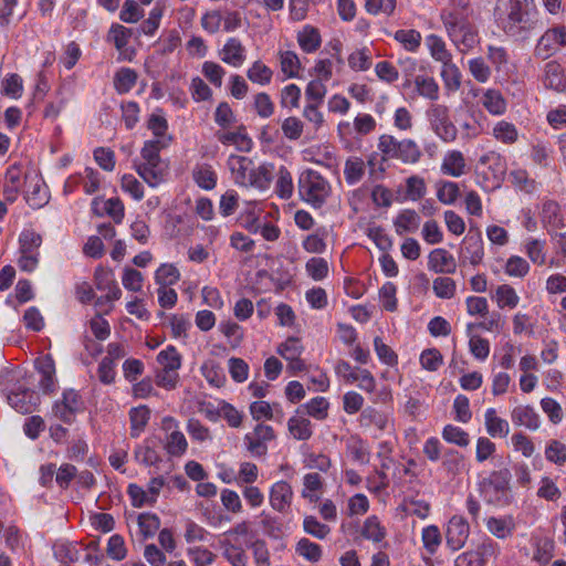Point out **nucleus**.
Returning <instances> with one entry per match:
<instances>
[{"mask_svg": "<svg viewBox=\"0 0 566 566\" xmlns=\"http://www.w3.org/2000/svg\"><path fill=\"white\" fill-rule=\"evenodd\" d=\"M324 489V480L319 473H307L303 478V489L301 495L311 503H316L321 499Z\"/></svg>", "mask_w": 566, "mask_h": 566, "instance_id": "30", "label": "nucleus"}, {"mask_svg": "<svg viewBox=\"0 0 566 566\" xmlns=\"http://www.w3.org/2000/svg\"><path fill=\"white\" fill-rule=\"evenodd\" d=\"M484 418H485L486 432L491 437L504 438L509 434V432H510L509 422L505 419L500 418L494 408L486 409Z\"/></svg>", "mask_w": 566, "mask_h": 566, "instance_id": "38", "label": "nucleus"}, {"mask_svg": "<svg viewBox=\"0 0 566 566\" xmlns=\"http://www.w3.org/2000/svg\"><path fill=\"white\" fill-rule=\"evenodd\" d=\"M25 200L33 209L43 207L49 201V193L44 182L34 177L29 180L25 190Z\"/></svg>", "mask_w": 566, "mask_h": 566, "instance_id": "26", "label": "nucleus"}, {"mask_svg": "<svg viewBox=\"0 0 566 566\" xmlns=\"http://www.w3.org/2000/svg\"><path fill=\"white\" fill-rule=\"evenodd\" d=\"M432 290L439 298H452L455 294L457 285L453 279L449 276H439L433 280Z\"/></svg>", "mask_w": 566, "mask_h": 566, "instance_id": "63", "label": "nucleus"}, {"mask_svg": "<svg viewBox=\"0 0 566 566\" xmlns=\"http://www.w3.org/2000/svg\"><path fill=\"white\" fill-rule=\"evenodd\" d=\"M494 300L500 310H513L518 305L520 296L510 284L499 285L495 290Z\"/></svg>", "mask_w": 566, "mask_h": 566, "instance_id": "40", "label": "nucleus"}, {"mask_svg": "<svg viewBox=\"0 0 566 566\" xmlns=\"http://www.w3.org/2000/svg\"><path fill=\"white\" fill-rule=\"evenodd\" d=\"M348 66L355 72H364L371 67L373 56L367 48L357 49L348 55Z\"/></svg>", "mask_w": 566, "mask_h": 566, "instance_id": "50", "label": "nucleus"}, {"mask_svg": "<svg viewBox=\"0 0 566 566\" xmlns=\"http://www.w3.org/2000/svg\"><path fill=\"white\" fill-rule=\"evenodd\" d=\"M387 535L386 528L381 525L376 515L368 516L361 528V536L375 543L381 542Z\"/></svg>", "mask_w": 566, "mask_h": 566, "instance_id": "47", "label": "nucleus"}, {"mask_svg": "<svg viewBox=\"0 0 566 566\" xmlns=\"http://www.w3.org/2000/svg\"><path fill=\"white\" fill-rule=\"evenodd\" d=\"M441 171L443 175L460 177L467 172V163L460 150H449L442 160Z\"/></svg>", "mask_w": 566, "mask_h": 566, "instance_id": "25", "label": "nucleus"}, {"mask_svg": "<svg viewBox=\"0 0 566 566\" xmlns=\"http://www.w3.org/2000/svg\"><path fill=\"white\" fill-rule=\"evenodd\" d=\"M138 527L144 539L153 537L160 527V518L154 513H140Z\"/></svg>", "mask_w": 566, "mask_h": 566, "instance_id": "58", "label": "nucleus"}, {"mask_svg": "<svg viewBox=\"0 0 566 566\" xmlns=\"http://www.w3.org/2000/svg\"><path fill=\"white\" fill-rule=\"evenodd\" d=\"M464 455L458 450L449 449L443 454L442 468L452 476L460 474L464 468Z\"/></svg>", "mask_w": 566, "mask_h": 566, "instance_id": "54", "label": "nucleus"}, {"mask_svg": "<svg viewBox=\"0 0 566 566\" xmlns=\"http://www.w3.org/2000/svg\"><path fill=\"white\" fill-rule=\"evenodd\" d=\"M545 458L556 465H564L566 463V444L559 440H551L545 448Z\"/></svg>", "mask_w": 566, "mask_h": 566, "instance_id": "62", "label": "nucleus"}, {"mask_svg": "<svg viewBox=\"0 0 566 566\" xmlns=\"http://www.w3.org/2000/svg\"><path fill=\"white\" fill-rule=\"evenodd\" d=\"M94 282L96 289L99 291H106V298L108 300H119L122 296V291L116 284V282L111 277L108 271L104 270L102 266L95 269L94 272Z\"/></svg>", "mask_w": 566, "mask_h": 566, "instance_id": "31", "label": "nucleus"}, {"mask_svg": "<svg viewBox=\"0 0 566 566\" xmlns=\"http://www.w3.org/2000/svg\"><path fill=\"white\" fill-rule=\"evenodd\" d=\"M150 409L146 405H140L138 407H134L129 411V421H130V436L132 438H138L140 433L145 430L149 419H150Z\"/></svg>", "mask_w": 566, "mask_h": 566, "instance_id": "37", "label": "nucleus"}, {"mask_svg": "<svg viewBox=\"0 0 566 566\" xmlns=\"http://www.w3.org/2000/svg\"><path fill=\"white\" fill-rule=\"evenodd\" d=\"M412 85L418 96L429 101H437L440 95V87L437 81L427 74H419L413 80Z\"/></svg>", "mask_w": 566, "mask_h": 566, "instance_id": "33", "label": "nucleus"}, {"mask_svg": "<svg viewBox=\"0 0 566 566\" xmlns=\"http://www.w3.org/2000/svg\"><path fill=\"white\" fill-rule=\"evenodd\" d=\"M218 140L223 145H234L240 151H250L252 139L244 133V128L237 132H218Z\"/></svg>", "mask_w": 566, "mask_h": 566, "instance_id": "36", "label": "nucleus"}, {"mask_svg": "<svg viewBox=\"0 0 566 566\" xmlns=\"http://www.w3.org/2000/svg\"><path fill=\"white\" fill-rule=\"evenodd\" d=\"M295 552L311 563H317L323 555L322 547L308 538H301L295 546Z\"/></svg>", "mask_w": 566, "mask_h": 566, "instance_id": "52", "label": "nucleus"}, {"mask_svg": "<svg viewBox=\"0 0 566 566\" xmlns=\"http://www.w3.org/2000/svg\"><path fill=\"white\" fill-rule=\"evenodd\" d=\"M441 77L447 90L455 92L460 88L461 72L459 67L452 62V60L448 63L446 62V64H442Z\"/></svg>", "mask_w": 566, "mask_h": 566, "instance_id": "57", "label": "nucleus"}, {"mask_svg": "<svg viewBox=\"0 0 566 566\" xmlns=\"http://www.w3.org/2000/svg\"><path fill=\"white\" fill-rule=\"evenodd\" d=\"M287 428L292 437L296 440L306 441L313 434L311 421L302 416H294L290 418Z\"/></svg>", "mask_w": 566, "mask_h": 566, "instance_id": "43", "label": "nucleus"}, {"mask_svg": "<svg viewBox=\"0 0 566 566\" xmlns=\"http://www.w3.org/2000/svg\"><path fill=\"white\" fill-rule=\"evenodd\" d=\"M166 145L159 140H147L140 150V161L135 163L139 177L150 187L160 185L168 174L169 165L160 157Z\"/></svg>", "mask_w": 566, "mask_h": 566, "instance_id": "3", "label": "nucleus"}, {"mask_svg": "<svg viewBox=\"0 0 566 566\" xmlns=\"http://www.w3.org/2000/svg\"><path fill=\"white\" fill-rule=\"evenodd\" d=\"M486 528L493 536L505 539L510 537L515 530L514 518L511 515L503 517L491 516L486 520Z\"/></svg>", "mask_w": 566, "mask_h": 566, "instance_id": "34", "label": "nucleus"}, {"mask_svg": "<svg viewBox=\"0 0 566 566\" xmlns=\"http://www.w3.org/2000/svg\"><path fill=\"white\" fill-rule=\"evenodd\" d=\"M281 71L289 78H294L298 76L300 70L302 67L301 61L297 54L293 51H280L279 52Z\"/></svg>", "mask_w": 566, "mask_h": 566, "instance_id": "48", "label": "nucleus"}, {"mask_svg": "<svg viewBox=\"0 0 566 566\" xmlns=\"http://www.w3.org/2000/svg\"><path fill=\"white\" fill-rule=\"evenodd\" d=\"M247 76L251 82L264 86L271 83L273 71L262 61L258 60L249 67Z\"/></svg>", "mask_w": 566, "mask_h": 566, "instance_id": "55", "label": "nucleus"}, {"mask_svg": "<svg viewBox=\"0 0 566 566\" xmlns=\"http://www.w3.org/2000/svg\"><path fill=\"white\" fill-rule=\"evenodd\" d=\"M483 107L494 116H501L506 112L507 104L503 94L495 88H488L481 97Z\"/></svg>", "mask_w": 566, "mask_h": 566, "instance_id": "32", "label": "nucleus"}, {"mask_svg": "<svg viewBox=\"0 0 566 566\" xmlns=\"http://www.w3.org/2000/svg\"><path fill=\"white\" fill-rule=\"evenodd\" d=\"M227 165L231 171L234 182L239 186L244 184L245 178L253 168V160L247 156L230 155Z\"/></svg>", "mask_w": 566, "mask_h": 566, "instance_id": "23", "label": "nucleus"}, {"mask_svg": "<svg viewBox=\"0 0 566 566\" xmlns=\"http://www.w3.org/2000/svg\"><path fill=\"white\" fill-rule=\"evenodd\" d=\"M297 191L303 202L321 209L332 196V186L318 171L307 168L298 176Z\"/></svg>", "mask_w": 566, "mask_h": 566, "instance_id": "4", "label": "nucleus"}, {"mask_svg": "<svg viewBox=\"0 0 566 566\" xmlns=\"http://www.w3.org/2000/svg\"><path fill=\"white\" fill-rule=\"evenodd\" d=\"M462 256L472 265H478L482 262L484 256V248L483 241L480 235L467 237L464 239V249L462 252Z\"/></svg>", "mask_w": 566, "mask_h": 566, "instance_id": "39", "label": "nucleus"}, {"mask_svg": "<svg viewBox=\"0 0 566 566\" xmlns=\"http://www.w3.org/2000/svg\"><path fill=\"white\" fill-rule=\"evenodd\" d=\"M365 175V161L360 157H349L345 161L344 178L348 185H356Z\"/></svg>", "mask_w": 566, "mask_h": 566, "instance_id": "45", "label": "nucleus"}, {"mask_svg": "<svg viewBox=\"0 0 566 566\" xmlns=\"http://www.w3.org/2000/svg\"><path fill=\"white\" fill-rule=\"evenodd\" d=\"M428 268L434 273L453 274L457 271V262L446 249L439 248L429 253Z\"/></svg>", "mask_w": 566, "mask_h": 566, "instance_id": "16", "label": "nucleus"}, {"mask_svg": "<svg viewBox=\"0 0 566 566\" xmlns=\"http://www.w3.org/2000/svg\"><path fill=\"white\" fill-rule=\"evenodd\" d=\"M92 208L96 214H107L115 223H122L125 216V208L119 198L104 200L101 197H96L93 199Z\"/></svg>", "mask_w": 566, "mask_h": 566, "instance_id": "15", "label": "nucleus"}, {"mask_svg": "<svg viewBox=\"0 0 566 566\" xmlns=\"http://www.w3.org/2000/svg\"><path fill=\"white\" fill-rule=\"evenodd\" d=\"M493 136L503 144L512 145L518 139V130L514 124L500 120L493 127Z\"/></svg>", "mask_w": 566, "mask_h": 566, "instance_id": "53", "label": "nucleus"}, {"mask_svg": "<svg viewBox=\"0 0 566 566\" xmlns=\"http://www.w3.org/2000/svg\"><path fill=\"white\" fill-rule=\"evenodd\" d=\"M511 472L504 468L492 471L490 475L480 482V492L490 504L504 506L512 501Z\"/></svg>", "mask_w": 566, "mask_h": 566, "instance_id": "6", "label": "nucleus"}, {"mask_svg": "<svg viewBox=\"0 0 566 566\" xmlns=\"http://www.w3.org/2000/svg\"><path fill=\"white\" fill-rule=\"evenodd\" d=\"M221 61L239 67L245 61V48L238 38H229L220 51Z\"/></svg>", "mask_w": 566, "mask_h": 566, "instance_id": "19", "label": "nucleus"}, {"mask_svg": "<svg viewBox=\"0 0 566 566\" xmlns=\"http://www.w3.org/2000/svg\"><path fill=\"white\" fill-rule=\"evenodd\" d=\"M161 369L178 370L181 366V356L174 346H168L157 355Z\"/></svg>", "mask_w": 566, "mask_h": 566, "instance_id": "59", "label": "nucleus"}, {"mask_svg": "<svg viewBox=\"0 0 566 566\" xmlns=\"http://www.w3.org/2000/svg\"><path fill=\"white\" fill-rule=\"evenodd\" d=\"M566 45V28L564 25L548 29L537 41L534 55L546 60Z\"/></svg>", "mask_w": 566, "mask_h": 566, "instance_id": "8", "label": "nucleus"}, {"mask_svg": "<svg viewBox=\"0 0 566 566\" xmlns=\"http://www.w3.org/2000/svg\"><path fill=\"white\" fill-rule=\"evenodd\" d=\"M253 108L261 118H269L274 114L275 105L268 93L261 92L253 97Z\"/></svg>", "mask_w": 566, "mask_h": 566, "instance_id": "64", "label": "nucleus"}, {"mask_svg": "<svg viewBox=\"0 0 566 566\" xmlns=\"http://www.w3.org/2000/svg\"><path fill=\"white\" fill-rule=\"evenodd\" d=\"M191 176L195 184L203 190L210 191L217 186V171L208 163L196 164L191 170Z\"/></svg>", "mask_w": 566, "mask_h": 566, "instance_id": "21", "label": "nucleus"}, {"mask_svg": "<svg viewBox=\"0 0 566 566\" xmlns=\"http://www.w3.org/2000/svg\"><path fill=\"white\" fill-rule=\"evenodd\" d=\"M294 192V182L291 171L281 166L277 171V179L275 182V193L284 200L292 198Z\"/></svg>", "mask_w": 566, "mask_h": 566, "instance_id": "46", "label": "nucleus"}, {"mask_svg": "<svg viewBox=\"0 0 566 566\" xmlns=\"http://www.w3.org/2000/svg\"><path fill=\"white\" fill-rule=\"evenodd\" d=\"M544 86L558 93L566 91V76L563 66L556 61H549L544 67Z\"/></svg>", "mask_w": 566, "mask_h": 566, "instance_id": "18", "label": "nucleus"}, {"mask_svg": "<svg viewBox=\"0 0 566 566\" xmlns=\"http://www.w3.org/2000/svg\"><path fill=\"white\" fill-rule=\"evenodd\" d=\"M294 492L291 484L286 481H277L270 489L269 501L271 507L282 514H287L291 510Z\"/></svg>", "mask_w": 566, "mask_h": 566, "instance_id": "10", "label": "nucleus"}, {"mask_svg": "<svg viewBox=\"0 0 566 566\" xmlns=\"http://www.w3.org/2000/svg\"><path fill=\"white\" fill-rule=\"evenodd\" d=\"M427 119L434 134L444 143L457 139L458 129L450 119L449 107L444 104L433 103L426 111Z\"/></svg>", "mask_w": 566, "mask_h": 566, "instance_id": "7", "label": "nucleus"}, {"mask_svg": "<svg viewBox=\"0 0 566 566\" xmlns=\"http://www.w3.org/2000/svg\"><path fill=\"white\" fill-rule=\"evenodd\" d=\"M470 13V0H449L440 13L448 36L461 52L471 50L479 42Z\"/></svg>", "mask_w": 566, "mask_h": 566, "instance_id": "2", "label": "nucleus"}, {"mask_svg": "<svg viewBox=\"0 0 566 566\" xmlns=\"http://www.w3.org/2000/svg\"><path fill=\"white\" fill-rule=\"evenodd\" d=\"M512 421L515 426L525 427L530 430H537L541 424L539 416L530 406H517L512 410Z\"/></svg>", "mask_w": 566, "mask_h": 566, "instance_id": "27", "label": "nucleus"}, {"mask_svg": "<svg viewBox=\"0 0 566 566\" xmlns=\"http://www.w3.org/2000/svg\"><path fill=\"white\" fill-rule=\"evenodd\" d=\"M297 42L304 52L312 53L321 46L322 40L316 29L305 27L297 35Z\"/></svg>", "mask_w": 566, "mask_h": 566, "instance_id": "56", "label": "nucleus"}, {"mask_svg": "<svg viewBox=\"0 0 566 566\" xmlns=\"http://www.w3.org/2000/svg\"><path fill=\"white\" fill-rule=\"evenodd\" d=\"M460 197V188L457 182L441 181L437 190V198L443 205H452Z\"/></svg>", "mask_w": 566, "mask_h": 566, "instance_id": "61", "label": "nucleus"}, {"mask_svg": "<svg viewBox=\"0 0 566 566\" xmlns=\"http://www.w3.org/2000/svg\"><path fill=\"white\" fill-rule=\"evenodd\" d=\"M394 39L407 51L416 52L421 45L422 36L420 32L415 29H400L395 32Z\"/></svg>", "mask_w": 566, "mask_h": 566, "instance_id": "49", "label": "nucleus"}, {"mask_svg": "<svg viewBox=\"0 0 566 566\" xmlns=\"http://www.w3.org/2000/svg\"><path fill=\"white\" fill-rule=\"evenodd\" d=\"M273 179V165L262 164L260 166L253 165V168L249 172L248 177L241 187H251L259 190L269 189Z\"/></svg>", "mask_w": 566, "mask_h": 566, "instance_id": "17", "label": "nucleus"}, {"mask_svg": "<svg viewBox=\"0 0 566 566\" xmlns=\"http://www.w3.org/2000/svg\"><path fill=\"white\" fill-rule=\"evenodd\" d=\"M479 165L485 166L492 172L493 186H497L506 170L504 158L496 151H489L479 158Z\"/></svg>", "mask_w": 566, "mask_h": 566, "instance_id": "28", "label": "nucleus"}, {"mask_svg": "<svg viewBox=\"0 0 566 566\" xmlns=\"http://www.w3.org/2000/svg\"><path fill=\"white\" fill-rule=\"evenodd\" d=\"M137 72L129 67L119 69L114 76V88L119 94L128 93L137 83Z\"/></svg>", "mask_w": 566, "mask_h": 566, "instance_id": "41", "label": "nucleus"}, {"mask_svg": "<svg viewBox=\"0 0 566 566\" xmlns=\"http://www.w3.org/2000/svg\"><path fill=\"white\" fill-rule=\"evenodd\" d=\"M394 226L398 235L416 232L420 226V217L415 210L405 209L396 217Z\"/></svg>", "mask_w": 566, "mask_h": 566, "instance_id": "35", "label": "nucleus"}, {"mask_svg": "<svg viewBox=\"0 0 566 566\" xmlns=\"http://www.w3.org/2000/svg\"><path fill=\"white\" fill-rule=\"evenodd\" d=\"M537 15L534 0H496L494 8L497 25L517 40L526 39L536 28Z\"/></svg>", "mask_w": 566, "mask_h": 566, "instance_id": "1", "label": "nucleus"}, {"mask_svg": "<svg viewBox=\"0 0 566 566\" xmlns=\"http://www.w3.org/2000/svg\"><path fill=\"white\" fill-rule=\"evenodd\" d=\"M8 401L17 411L31 413L39 403V396L34 390L23 389L11 392Z\"/></svg>", "mask_w": 566, "mask_h": 566, "instance_id": "22", "label": "nucleus"}, {"mask_svg": "<svg viewBox=\"0 0 566 566\" xmlns=\"http://www.w3.org/2000/svg\"><path fill=\"white\" fill-rule=\"evenodd\" d=\"M397 0H364L365 10L374 15L390 17L395 12Z\"/></svg>", "mask_w": 566, "mask_h": 566, "instance_id": "60", "label": "nucleus"}, {"mask_svg": "<svg viewBox=\"0 0 566 566\" xmlns=\"http://www.w3.org/2000/svg\"><path fill=\"white\" fill-rule=\"evenodd\" d=\"M469 535L470 526L467 520L459 515L452 516L446 532L448 546L453 551L460 549L465 544Z\"/></svg>", "mask_w": 566, "mask_h": 566, "instance_id": "13", "label": "nucleus"}, {"mask_svg": "<svg viewBox=\"0 0 566 566\" xmlns=\"http://www.w3.org/2000/svg\"><path fill=\"white\" fill-rule=\"evenodd\" d=\"M179 270L171 263L161 264L155 272V282L159 286H171L180 280Z\"/></svg>", "mask_w": 566, "mask_h": 566, "instance_id": "51", "label": "nucleus"}, {"mask_svg": "<svg viewBox=\"0 0 566 566\" xmlns=\"http://www.w3.org/2000/svg\"><path fill=\"white\" fill-rule=\"evenodd\" d=\"M539 217L543 227L547 230L548 233L565 227L560 206L555 200L546 199L543 201Z\"/></svg>", "mask_w": 566, "mask_h": 566, "instance_id": "14", "label": "nucleus"}, {"mask_svg": "<svg viewBox=\"0 0 566 566\" xmlns=\"http://www.w3.org/2000/svg\"><path fill=\"white\" fill-rule=\"evenodd\" d=\"M358 422L361 428L385 431L389 424V416L374 407H367L360 412Z\"/></svg>", "mask_w": 566, "mask_h": 566, "instance_id": "24", "label": "nucleus"}, {"mask_svg": "<svg viewBox=\"0 0 566 566\" xmlns=\"http://www.w3.org/2000/svg\"><path fill=\"white\" fill-rule=\"evenodd\" d=\"M377 147L384 160L395 159L403 164H416L422 156L421 148L413 139L398 140L389 134L379 136Z\"/></svg>", "mask_w": 566, "mask_h": 566, "instance_id": "5", "label": "nucleus"}, {"mask_svg": "<svg viewBox=\"0 0 566 566\" xmlns=\"http://www.w3.org/2000/svg\"><path fill=\"white\" fill-rule=\"evenodd\" d=\"M83 408V401L80 394L74 389H67L63 392V398L53 406V411L57 418L64 422H71L74 415Z\"/></svg>", "mask_w": 566, "mask_h": 566, "instance_id": "12", "label": "nucleus"}, {"mask_svg": "<svg viewBox=\"0 0 566 566\" xmlns=\"http://www.w3.org/2000/svg\"><path fill=\"white\" fill-rule=\"evenodd\" d=\"M164 448L168 455L180 458L187 452L188 441L181 431L170 432L166 436Z\"/></svg>", "mask_w": 566, "mask_h": 566, "instance_id": "42", "label": "nucleus"}, {"mask_svg": "<svg viewBox=\"0 0 566 566\" xmlns=\"http://www.w3.org/2000/svg\"><path fill=\"white\" fill-rule=\"evenodd\" d=\"M36 370L40 376L39 387L44 394H51L55 389V365L50 356L42 357L36 363Z\"/></svg>", "mask_w": 566, "mask_h": 566, "instance_id": "20", "label": "nucleus"}, {"mask_svg": "<svg viewBox=\"0 0 566 566\" xmlns=\"http://www.w3.org/2000/svg\"><path fill=\"white\" fill-rule=\"evenodd\" d=\"M133 34L134 30L130 28H126L118 23L112 24L107 34V39L113 41L116 50L119 52L118 60L132 61L135 56V50L127 49V44Z\"/></svg>", "mask_w": 566, "mask_h": 566, "instance_id": "11", "label": "nucleus"}, {"mask_svg": "<svg viewBox=\"0 0 566 566\" xmlns=\"http://www.w3.org/2000/svg\"><path fill=\"white\" fill-rule=\"evenodd\" d=\"M219 545L222 548L223 557L231 566H247L248 556L241 545L231 538H221Z\"/></svg>", "mask_w": 566, "mask_h": 566, "instance_id": "29", "label": "nucleus"}, {"mask_svg": "<svg viewBox=\"0 0 566 566\" xmlns=\"http://www.w3.org/2000/svg\"><path fill=\"white\" fill-rule=\"evenodd\" d=\"M426 43L433 60L442 64H446V62L448 63L452 60V54L447 49L442 38L436 34H430L426 38Z\"/></svg>", "mask_w": 566, "mask_h": 566, "instance_id": "44", "label": "nucleus"}, {"mask_svg": "<svg viewBox=\"0 0 566 566\" xmlns=\"http://www.w3.org/2000/svg\"><path fill=\"white\" fill-rule=\"evenodd\" d=\"M164 485L165 479L163 476L153 478L147 485V490H144L135 483L129 484L127 488V494L130 497L132 505L134 507L154 505Z\"/></svg>", "mask_w": 566, "mask_h": 566, "instance_id": "9", "label": "nucleus"}]
</instances>
